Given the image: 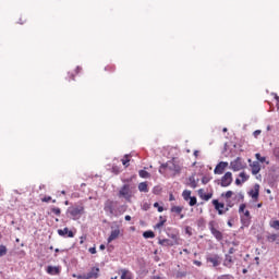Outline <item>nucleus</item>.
<instances>
[{"mask_svg": "<svg viewBox=\"0 0 279 279\" xmlns=\"http://www.w3.org/2000/svg\"><path fill=\"white\" fill-rule=\"evenodd\" d=\"M207 263L211 264V267H219V265H221V256L214 254V255H209L206 257Z\"/></svg>", "mask_w": 279, "mask_h": 279, "instance_id": "6", "label": "nucleus"}, {"mask_svg": "<svg viewBox=\"0 0 279 279\" xmlns=\"http://www.w3.org/2000/svg\"><path fill=\"white\" fill-rule=\"evenodd\" d=\"M54 252H56V254H58V252H60V248H56Z\"/></svg>", "mask_w": 279, "mask_h": 279, "instance_id": "63", "label": "nucleus"}, {"mask_svg": "<svg viewBox=\"0 0 279 279\" xmlns=\"http://www.w3.org/2000/svg\"><path fill=\"white\" fill-rule=\"evenodd\" d=\"M239 178L242 179V182H243V183H244V182H247V180H250V175L246 174L245 172H241V173L239 174Z\"/></svg>", "mask_w": 279, "mask_h": 279, "instance_id": "31", "label": "nucleus"}, {"mask_svg": "<svg viewBox=\"0 0 279 279\" xmlns=\"http://www.w3.org/2000/svg\"><path fill=\"white\" fill-rule=\"evenodd\" d=\"M189 199H190V203H189L190 206H195V204H197V197L191 196Z\"/></svg>", "mask_w": 279, "mask_h": 279, "instance_id": "36", "label": "nucleus"}, {"mask_svg": "<svg viewBox=\"0 0 279 279\" xmlns=\"http://www.w3.org/2000/svg\"><path fill=\"white\" fill-rule=\"evenodd\" d=\"M58 234L59 236H63V238H66L68 239H73V236H75V234L73 233V231L69 230V228H64V229H58Z\"/></svg>", "mask_w": 279, "mask_h": 279, "instance_id": "12", "label": "nucleus"}, {"mask_svg": "<svg viewBox=\"0 0 279 279\" xmlns=\"http://www.w3.org/2000/svg\"><path fill=\"white\" fill-rule=\"evenodd\" d=\"M228 167V162L227 161H220L217 166H216V168H215V170H214V173L216 174V175H221L222 173H223V171H226V168Z\"/></svg>", "mask_w": 279, "mask_h": 279, "instance_id": "11", "label": "nucleus"}, {"mask_svg": "<svg viewBox=\"0 0 279 279\" xmlns=\"http://www.w3.org/2000/svg\"><path fill=\"white\" fill-rule=\"evenodd\" d=\"M144 239H154V236H156V234H154V231H145L143 233Z\"/></svg>", "mask_w": 279, "mask_h": 279, "instance_id": "27", "label": "nucleus"}, {"mask_svg": "<svg viewBox=\"0 0 279 279\" xmlns=\"http://www.w3.org/2000/svg\"><path fill=\"white\" fill-rule=\"evenodd\" d=\"M186 234H190V235H191V233H190V231H189V227L186 228Z\"/></svg>", "mask_w": 279, "mask_h": 279, "instance_id": "62", "label": "nucleus"}, {"mask_svg": "<svg viewBox=\"0 0 279 279\" xmlns=\"http://www.w3.org/2000/svg\"><path fill=\"white\" fill-rule=\"evenodd\" d=\"M161 219L157 225L156 228H162V226H165V223H167V219H162V216H160Z\"/></svg>", "mask_w": 279, "mask_h": 279, "instance_id": "34", "label": "nucleus"}, {"mask_svg": "<svg viewBox=\"0 0 279 279\" xmlns=\"http://www.w3.org/2000/svg\"><path fill=\"white\" fill-rule=\"evenodd\" d=\"M242 274H247V269L244 268V269L242 270Z\"/></svg>", "mask_w": 279, "mask_h": 279, "instance_id": "56", "label": "nucleus"}, {"mask_svg": "<svg viewBox=\"0 0 279 279\" xmlns=\"http://www.w3.org/2000/svg\"><path fill=\"white\" fill-rule=\"evenodd\" d=\"M259 192H260V185L255 184L254 189L248 192V195L250 197H252V199H258Z\"/></svg>", "mask_w": 279, "mask_h": 279, "instance_id": "16", "label": "nucleus"}, {"mask_svg": "<svg viewBox=\"0 0 279 279\" xmlns=\"http://www.w3.org/2000/svg\"><path fill=\"white\" fill-rule=\"evenodd\" d=\"M194 156H195V158H197V156H199V151H198V150H195V151H194Z\"/></svg>", "mask_w": 279, "mask_h": 279, "instance_id": "50", "label": "nucleus"}, {"mask_svg": "<svg viewBox=\"0 0 279 279\" xmlns=\"http://www.w3.org/2000/svg\"><path fill=\"white\" fill-rule=\"evenodd\" d=\"M124 219H125V221H132V216L126 215V216L124 217Z\"/></svg>", "mask_w": 279, "mask_h": 279, "instance_id": "48", "label": "nucleus"}, {"mask_svg": "<svg viewBox=\"0 0 279 279\" xmlns=\"http://www.w3.org/2000/svg\"><path fill=\"white\" fill-rule=\"evenodd\" d=\"M84 239H86L85 236H81V244L84 243Z\"/></svg>", "mask_w": 279, "mask_h": 279, "instance_id": "55", "label": "nucleus"}, {"mask_svg": "<svg viewBox=\"0 0 279 279\" xmlns=\"http://www.w3.org/2000/svg\"><path fill=\"white\" fill-rule=\"evenodd\" d=\"M182 210H184L183 206H172L170 208V213H174L175 215H181Z\"/></svg>", "mask_w": 279, "mask_h": 279, "instance_id": "22", "label": "nucleus"}, {"mask_svg": "<svg viewBox=\"0 0 279 279\" xmlns=\"http://www.w3.org/2000/svg\"><path fill=\"white\" fill-rule=\"evenodd\" d=\"M194 265H196L197 267H202V262H199V260H194Z\"/></svg>", "mask_w": 279, "mask_h": 279, "instance_id": "47", "label": "nucleus"}, {"mask_svg": "<svg viewBox=\"0 0 279 279\" xmlns=\"http://www.w3.org/2000/svg\"><path fill=\"white\" fill-rule=\"evenodd\" d=\"M267 241H269V243H275V241H277V243H279V234L271 233V234L267 235Z\"/></svg>", "mask_w": 279, "mask_h": 279, "instance_id": "20", "label": "nucleus"}, {"mask_svg": "<svg viewBox=\"0 0 279 279\" xmlns=\"http://www.w3.org/2000/svg\"><path fill=\"white\" fill-rule=\"evenodd\" d=\"M252 175H258L260 173V163L258 161H253L250 163Z\"/></svg>", "mask_w": 279, "mask_h": 279, "instance_id": "15", "label": "nucleus"}, {"mask_svg": "<svg viewBox=\"0 0 279 279\" xmlns=\"http://www.w3.org/2000/svg\"><path fill=\"white\" fill-rule=\"evenodd\" d=\"M99 278V268L94 267L87 275L78 276V279Z\"/></svg>", "mask_w": 279, "mask_h": 279, "instance_id": "8", "label": "nucleus"}, {"mask_svg": "<svg viewBox=\"0 0 279 279\" xmlns=\"http://www.w3.org/2000/svg\"><path fill=\"white\" fill-rule=\"evenodd\" d=\"M151 279H160L159 276H154Z\"/></svg>", "mask_w": 279, "mask_h": 279, "instance_id": "61", "label": "nucleus"}, {"mask_svg": "<svg viewBox=\"0 0 279 279\" xmlns=\"http://www.w3.org/2000/svg\"><path fill=\"white\" fill-rule=\"evenodd\" d=\"M121 279H132V272L128 269H121Z\"/></svg>", "mask_w": 279, "mask_h": 279, "instance_id": "18", "label": "nucleus"}, {"mask_svg": "<svg viewBox=\"0 0 279 279\" xmlns=\"http://www.w3.org/2000/svg\"><path fill=\"white\" fill-rule=\"evenodd\" d=\"M50 210L57 217H60V215H62V209H60V207H51Z\"/></svg>", "mask_w": 279, "mask_h": 279, "instance_id": "24", "label": "nucleus"}, {"mask_svg": "<svg viewBox=\"0 0 279 279\" xmlns=\"http://www.w3.org/2000/svg\"><path fill=\"white\" fill-rule=\"evenodd\" d=\"M225 195V197L227 198V199H230V197H232V195H234V192H232V191H227L226 192V194H222V196Z\"/></svg>", "mask_w": 279, "mask_h": 279, "instance_id": "39", "label": "nucleus"}, {"mask_svg": "<svg viewBox=\"0 0 279 279\" xmlns=\"http://www.w3.org/2000/svg\"><path fill=\"white\" fill-rule=\"evenodd\" d=\"M198 195L201 199H204L205 202H208L209 199H213V193H204V189L198 190Z\"/></svg>", "mask_w": 279, "mask_h": 279, "instance_id": "17", "label": "nucleus"}, {"mask_svg": "<svg viewBox=\"0 0 279 279\" xmlns=\"http://www.w3.org/2000/svg\"><path fill=\"white\" fill-rule=\"evenodd\" d=\"M252 218H246V217H241V222H242V225H244V226H250V220H251Z\"/></svg>", "mask_w": 279, "mask_h": 279, "instance_id": "35", "label": "nucleus"}, {"mask_svg": "<svg viewBox=\"0 0 279 279\" xmlns=\"http://www.w3.org/2000/svg\"><path fill=\"white\" fill-rule=\"evenodd\" d=\"M228 210H230V208H229V207H226L225 210H223V213H228Z\"/></svg>", "mask_w": 279, "mask_h": 279, "instance_id": "60", "label": "nucleus"}, {"mask_svg": "<svg viewBox=\"0 0 279 279\" xmlns=\"http://www.w3.org/2000/svg\"><path fill=\"white\" fill-rule=\"evenodd\" d=\"M245 208H246L245 204H241L239 208V213H245Z\"/></svg>", "mask_w": 279, "mask_h": 279, "instance_id": "41", "label": "nucleus"}, {"mask_svg": "<svg viewBox=\"0 0 279 279\" xmlns=\"http://www.w3.org/2000/svg\"><path fill=\"white\" fill-rule=\"evenodd\" d=\"M270 228H274V230H279V220H272L269 222Z\"/></svg>", "mask_w": 279, "mask_h": 279, "instance_id": "28", "label": "nucleus"}, {"mask_svg": "<svg viewBox=\"0 0 279 279\" xmlns=\"http://www.w3.org/2000/svg\"><path fill=\"white\" fill-rule=\"evenodd\" d=\"M257 208H263V203L257 204Z\"/></svg>", "mask_w": 279, "mask_h": 279, "instance_id": "54", "label": "nucleus"}, {"mask_svg": "<svg viewBox=\"0 0 279 279\" xmlns=\"http://www.w3.org/2000/svg\"><path fill=\"white\" fill-rule=\"evenodd\" d=\"M138 191L141 193H149V187H147V182H142L138 184Z\"/></svg>", "mask_w": 279, "mask_h": 279, "instance_id": "21", "label": "nucleus"}, {"mask_svg": "<svg viewBox=\"0 0 279 279\" xmlns=\"http://www.w3.org/2000/svg\"><path fill=\"white\" fill-rule=\"evenodd\" d=\"M171 239H178V235L172 234V235H171Z\"/></svg>", "mask_w": 279, "mask_h": 279, "instance_id": "59", "label": "nucleus"}, {"mask_svg": "<svg viewBox=\"0 0 279 279\" xmlns=\"http://www.w3.org/2000/svg\"><path fill=\"white\" fill-rule=\"evenodd\" d=\"M154 208H157L158 213H162L165 210V207L160 206V204H158V203L154 204Z\"/></svg>", "mask_w": 279, "mask_h": 279, "instance_id": "37", "label": "nucleus"}, {"mask_svg": "<svg viewBox=\"0 0 279 279\" xmlns=\"http://www.w3.org/2000/svg\"><path fill=\"white\" fill-rule=\"evenodd\" d=\"M275 99L279 101V96L275 94Z\"/></svg>", "mask_w": 279, "mask_h": 279, "instance_id": "58", "label": "nucleus"}, {"mask_svg": "<svg viewBox=\"0 0 279 279\" xmlns=\"http://www.w3.org/2000/svg\"><path fill=\"white\" fill-rule=\"evenodd\" d=\"M213 206H215V210L218 211V215H226V211H223V208H226V204L219 203L218 199H214Z\"/></svg>", "mask_w": 279, "mask_h": 279, "instance_id": "13", "label": "nucleus"}, {"mask_svg": "<svg viewBox=\"0 0 279 279\" xmlns=\"http://www.w3.org/2000/svg\"><path fill=\"white\" fill-rule=\"evenodd\" d=\"M5 254H8V247L0 245V256H5Z\"/></svg>", "mask_w": 279, "mask_h": 279, "instance_id": "33", "label": "nucleus"}, {"mask_svg": "<svg viewBox=\"0 0 279 279\" xmlns=\"http://www.w3.org/2000/svg\"><path fill=\"white\" fill-rule=\"evenodd\" d=\"M86 213L84 205H73L68 208L66 214L70 215L71 219L73 221H77L78 219H82V215Z\"/></svg>", "mask_w": 279, "mask_h": 279, "instance_id": "2", "label": "nucleus"}, {"mask_svg": "<svg viewBox=\"0 0 279 279\" xmlns=\"http://www.w3.org/2000/svg\"><path fill=\"white\" fill-rule=\"evenodd\" d=\"M202 182L203 184H208L210 182V179L208 177H203Z\"/></svg>", "mask_w": 279, "mask_h": 279, "instance_id": "40", "label": "nucleus"}, {"mask_svg": "<svg viewBox=\"0 0 279 279\" xmlns=\"http://www.w3.org/2000/svg\"><path fill=\"white\" fill-rule=\"evenodd\" d=\"M159 245H163L165 247H173V241L169 239L159 240Z\"/></svg>", "mask_w": 279, "mask_h": 279, "instance_id": "19", "label": "nucleus"}, {"mask_svg": "<svg viewBox=\"0 0 279 279\" xmlns=\"http://www.w3.org/2000/svg\"><path fill=\"white\" fill-rule=\"evenodd\" d=\"M217 279H234L232 275H221Z\"/></svg>", "mask_w": 279, "mask_h": 279, "instance_id": "38", "label": "nucleus"}, {"mask_svg": "<svg viewBox=\"0 0 279 279\" xmlns=\"http://www.w3.org/2000/svg\"><path fill=\"white\" fill-rule=\"evenodd\" d=\"M255 158H256V160H258V162H266L267 161V158L260 156V153L255 154Z\"/></svg>", "mask_w": 279, "mask_h": 279, "instance_id": "32", "label": "nucleus"}, {"mask_svg": "<svg viewBox=\"0 0 279 279\" xmlns=\"http://www.w3.org/2000/svg\"><path fill=\"white\" fill-rule=\"evenodd\" d=\"M61 271H62V268L60 266H48L46 268V272L49 276H60Z\"/></svg>", "mask_w": 279, "mask_h": 279, "instance_id": "10", "label": "nucleus"}, {"mask_svg": "<svg viewBox=\"0 0 279 279\" xmlns=\"http://www.w3.org/2000/svg\"><path fill=\"white\" fill-rule=\"evenodd\" d=\"M222 132H228V129L227 128L222 129Z\"/></svg>", "mask_w": 279, "mask_h": 279, "instance_id": "64", "label": "nucleus"}, {"mask_svg": "<svg viewBox=\"0 0 279 279\" xmlns=\"http://www.w3.org/2000/svg\"><path fill=\"white\" fill-rule=\"evenodd\" d=\"M223 266L229 268L232 267V256L226 255Z\"/></svg>", "mask_w": 279, "mask_h": 279, "instance_id": "23", "label": "nucleus"}, {"mask_svg": "<svg viewBox=\"0 0 279 279\" xmlns=\"http://www.w3.org/2000/svg\"><path fill=\"white\" fill-rule=\"evenodd\" d=\"M173 199H175V197H173V194H170L169 201L173 202Z\"/></svg>", "mask_w": 279, "mask_h": 279, "instance_id": "49", "label": "nucleus"}, {"mask_svg": "<svg viewBox=\"0 0 279 279\" xmlns=\"http://www.w3.org/2000/svg\"><path fill=\"white\" fill-rule=\"evenodd\" d=\"M260 130H256V131H254V133H253V136L255 137V138H258V136H260Z\"/></svg>", "mask_w": 279, "mask_h": 279, "instance_id": "43", "label": "nucleus"}, {"mask_svg": "<svg viewBox=\"0 0 279 279\" xmlns=\"http://www.w3.org/2000/svg\"><path fill=\"white\" fill-rule=\"evenodd\" d=\"M41 202H46V203H49L51 202V196H45Z\"/></svg>", "mask_w": 279, "mask_h": 279, "instance_id": "44", "label": "nucleus"}, {"mask_svg": "<svg viewBox=\"0 0 279 279\" xmlns=\"http://www.w3.org/2000/svg\"><path fill=\"white\" fill-rule=\"evenodd\" d=\"M232 184V172H226L220 180V186L226 187Z\"/></svg>", "mask_w": 279, "mask_h": 279, "instance_id": "7", "label": "nucleus"}, {"mask_svg": "<svg viewBox=\"0 0 279 279\" xmlns=\"http://www.w3.org/2000/svg\"><path fill=\"white\" fill-rule=\"evenodd\" d=\"M241 217H246L247 219H252V216L250 215V210H245L244 215Z\"/></svg>", "mask_w": 279, "mask_h": 279, "instance_id": "42", "label": "nucleus"}, {"mask_svg": "<svg viewBox=\"0 0 279 279\" xmlns=\"http://www.w3.org/2000/svg\"><path fill=\"white\" fill-rule=\"evenodd\" d=\"M138 175L140 178H144V179L151 178V174H149V172H147L146 170H140Z\"/></svg>", "mask_w": 279, "mask_h": 279, "instance_id": "26", "label": "nucleus"}, {"mask_svg": "<svg viewBox=\"0 0 279 279\" xmlns=\"http://www.w3.org/2000/svg\"><path fill=\"white\" fill-rule=\"evenodd\" d=\"M180 215V219H184V214H179Z\"/></svg>", "mask_w": 279, "mask_h": 279, "instance_id": "57", "label": "nucleus"}, {"mask_svg": "<svg viewBox=\"0 0 279 279\" xmlns=\"http://www.w3.org/2000/svg\"><path fill=\"white\" fill-rule=\"evenodd\" d=\"M236 186H241L243 184V181L241 179H235Z\"/></svg>", "mask_w": 279, "mask_h": 279, "instance_id": "45", "label": "nucleus"}, {"mask_svg": "<svg viewBox=\"0 0 279 279\" xmlns=\"http://www.w3.org/2000/svg\"><path fill=\"white\" fill-rule=\"evenodd\" d=\"M160 169H167L168 171L172 172V175H179V173L182 171V166H180L178 159L173 158L172 160L162 163Z\"/></svg>", "mask_w": 279, "mask_h": 279, "instance_id": "3", "label": "nucleus"}, {"mask_svg": "<svg viewBox=\"0 0 279 279\" xmlns=\"http://www.w3.org/2000/svg\"><path fill=\"white\" fill-rule=\"evenodd\" d=\"M99 250H106V245L101 244V245L99 246Z\"/></svg>", "mask_w": 279, "mask_h": 279, "instance_id": "51", "label": "nucleus"}, {"mask_svg": "<svg viewBox=\"0 0 279 279\" xmlns=\"http://www.w3.org/2000/svg\"><path fill=\"white\" fill-rule=\"evenodd\" d=\"M189 182L191 189H197V181H195V177H190Z\"/></svg>", "mask_w": 279, "mask_h": 279, "instance_id": "25", "label": "nucleus"}, {"mask_svg": "<svg viewBox=\"0 0 279 279\" xmlns=\"http://www.w3.org/2000/svg\"><path fill=\"white\" fill-rule=\"evenodd\" d=\"M122 165L124 167H130V155L124 156V158L122 159Z\"/></svg>", "mask_w": 279, "mask_h": 279, "instance_id": "30", "label": "nucleus"}, {"mask_svg": "<svg viewBox=\"0 0 279 279\" xmlns=\"http://www.w3.org/2000/svg\"><path fill=\"white\" fill-rule=\"evenodd\" d=\"M228 226H229V228H232V221H228Z\"/></svg>", "mask_w": 279, "mask_h": 279, "instance_id": "53", "label": "nucleus"}, {"mask_svg": "<svg viewBox=\"0 0 279 279\" xmlns=\"http://www.w3.org/2000/svg\"><path fill=\"white\" fill-rule=\"evenodd\" d=\"M104 210L105 213H108L110 217H119L123 215V206H119V203L114 201H107Z\"/></svg>", "mask_w": 279, "mask_h": 279, "instance_id": "1", "label": "nucleus"}, {"mask_svg": "<svg viewBox=\"0 0 279 279\" xmlns=\"http://www.w3.org/2000/svg\"><path fill=\"white\" fill-rule=\"evenodd\" d=\"M182 196H183V199H185V202H189V198L192 197L191 196V191H189V190L183 191Z\"/></svg>", "mask_w": 279, "mask_h": 279, "instance_id": "29", "label": "nucleus"}, {"mask_svg": "<svg viewBox=\"0 0 279 279\" xmlns=\"http://www.w3.org/2000/svg\"><path fill=\"white\" fill-rule=\"evenodd\" d=\"M89 254H97V248L90 247L89 248Z\"/></svg>", "mask_w": 279, "mask_h": 279, "instance_id": "46", "label": "nucleus"}, {"mask_svg": "<svg viewBox=\"0 0 279 279\" xmlns=\"http://www.w3.org/2000/svg\"><path fill=\"white\" fill-rule=\"evenodd\" d=\"M229 254H234V248H230Z\"/></svg>", "mask_w": 279, "mask_h": 279, "instance_id": "52", "label": "nucleus"}, {"mask_svg": "<svg viewBox=\"0 0 279 279\" xmlns=\"http://www.w3.org/2000/svg\"><path fill=\"white\" fill-rule=\"evenodd\" d=\"M209 230H210L213 236H215V239L217 241H222L223 240V233H221V231L217 230L215 228V225H213V222H209Z\"/></svg>", "mask_w": 279, "mask_h": 279, "instance_id": "9", "label": "nucleus"}, {"mask_svg": "<svg viewBox=\"0 0 279 279\" xmlns=\"http://www.w3.org/2000/svg\"><path fill=\"white\" fill-rule=\"evenodd\" d=\"M230 169L232 171H241V169H245V166L243 165V159H241V157H238L236 159L231 161Z\"/></svg>", "mask_w": 279, "mask_h": 279, "instance_id": "5", "label": "nucleus"}, {"mask_svg": "<svg viewBox=\"0 0 279 279\" xmlns=\"http://www.w3.org/2000/svg\"><path fill=\"white\" fill-rule=\"evenodd\" d=\"M121 234V230L119 229V227H117L116 229H113L108 238V243H112V241H117V239H119V235Z\"/></svg>", "mask_w": 279, "mask_h": 279, "instance_id": "14", "label": "nucleus"}, {"mask_svg": "<svg viewBox=\"0 0 279 279\" xmlns=\"http://www.w3.org/2000/svg\"><path fill=\"white\" fill-rule=\"evenodd\" d=\"M119 197H124V199L130 201L132 198V190L130 184H124L119 191Z\"/></svg>", "mask_w": 279, "mask_h": 279, "instance_id": "4", "label": "nucleus"}]
</instances>
